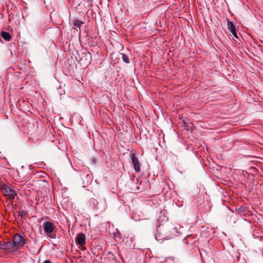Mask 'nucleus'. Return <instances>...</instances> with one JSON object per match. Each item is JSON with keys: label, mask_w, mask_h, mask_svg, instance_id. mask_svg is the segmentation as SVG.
<instances>
[{"label": "nucleus", "mask_w": 263, "mask_h": 263, "mask_svg": "<svg viewBox=\"0 0 263 263\" xmlns=\"http://www.w3.org/2000/svg\"><path fill=\"white\" fill-rule=\"evenodd\" d=\"M12 242L15 250H16L24 246L25 240L20 234L16 233L13 236Z\"/></svg>", "instance_id": "1"}, {"label": "nucleus", "mask_w": 263, "mask_h": 263, "mask_svg": "<svg viewBox=\"0 0 263 263\" xmlns=\"http://www.w3.org/2000/svg\"><path fill=\"white\" fill-rule=\"evenodd\" d=\"M1 189L2 190L4 195L8 196L9 199H14L17 195L16 191L6 184H3L1 187Z\"/></svg>", "instance_id": "2"}, {"label": "nucleus", "mask_w": 263, "mask_h": 263, "mask_svg": "<svg viewBox=\"0 0 263 263\" xmlns=\"http://www.w3.org/2000/svg\"><path fill=\"white\" fill-rule=\"evenodd\" d=\"M163 227L159 226L157 228V233L156 235V238L157 240H168L171 239L173 237V235L172 233H164L165 231L163 232H161L160 231H162Z\"/></svg>", "instance_id": "3"}, {"label": "nucleus", "mask_w": 263, "mask_h": 263, "mask_svg": "<svg viewBox=\"0 0 263 263\" xmlns=\"http://www.w3.org/2000/svg\"><path fill=\"white\" fill-rule=\"evenodd\" d=\"M130 159L135 171L136 172H140L141 170V164L139 163L138 158L137 157L135 153L131 152Z\"/></svg>", "instance_id": "4"}, {"label": "nucleus", "mask_w": 263, "mask_h": 263, "mask_svg": "<svg viewBox=\"0 0 263 263\" xmlns=\"http://www.w3.org/2000/svg\"><path fill=\"white\" fill-rule=\"evenodd\" d=\"M44 231L46 234H51L55 229V226L51 222L45 221L43 223Z\"/></svg>", "instance_id": "5"}, {"label": "nucleus", "mask_w": 263, "mask_h": 263, "mask_svg": "<svg viewBox=\"0 0 263 263\" xmlns=\"http://www.w3.org/2000/svg\"><path fill=\"white\" fill-rule=\"evenodd\" d=\"M0 249L8 250V251H15V249L12 245V241H7V242H0Z\"/></svg>", "instance_id": "6"}, {"label": "nucleus", "mask_w": 263, "mask_h": 263, "mask_svg": "<svg viewBox=\"0 0 263 263\" xmlns=\"http://www.w3.org/2000/svg\"><path fill=\"white\" fill-rule=\"evenodd\" d=\"M85 236L84 234L80 233L77 235L76 237V242L81 246H83L85 243Z\"/></svg>", "instance_id": "7"}, {"label": "nucleus", "mask_w": 263, "mask_h": 263, "mask_svg": "<svg viewBox=\"0 0 263 263\" xmlns=\"http://www.w3.org/2000/svg\"><path fill=\"white\" fill-rule=\"evenodd\" d=\"M72 23L73 25V28L76 29L77 27L80 30L81 26H82V25L84 24V23L82 21L77 19L74 20L72 21Z\"/></svg>", "instance_id": "8"}, {"label": "nucleus", "mask_w": 263, "mask_h": 263, "mask_svg": "<svg viewBox=\"0 0 263 263\" xmlns=\"http://www.w3.org/2000/svg\"><path fill=\"white\" fill-rule=\"evenodd\" d=\"M1 35L2 37L6 41H10L12 38L10 34L7 32L2 31Z\"/></svg>", "instance_id": "9"}, {"label": "nucleus", "mask_w": 263, "mask_h": 263, "mask_svg": "<svg viewBox=\"0 0 263 263\" xmlns=\"http://www.w3.org/2000/svg\"><path fill=\"white\" fill-rule=\"evenodd\" d=\"M228 28L230 32H232L233 31L236 30V28L235 26L234 25L233 23L230 21V20H228Z\"/></svg>", "instance_id": "10"}, {"label": "nucleus", "mask_w": 263, "mask_h": 263, "mask_svg": "<svg viewBox=\"0 0 263 263\" xmlns=\"http://www.w3.org/2000/svg\"><path fill=\"white\" fill-rule=\"evenodd\" d=\"M114 238L115 240L117 241H121L122 239V237L119 231H117L116 233L114 234Z\"/></svg>", "instance_id": "11"}, {"label": "nucleus", "mask_w": 263, "mask_h": 263, "mask_svg": "<svg viewBox=\"0 0 263 263\" xmlns=\"http://www.w3.org/2000/svg\"><path fill=\"white\" fill-rule=\"evenodd\" d=\"M122 60L126 63H129V59L128 56L125 53H121Z\"/></svg>", "instance_id": "12"}, {"label": "nucleus", "mask_w": 263, "mask_h": 263, "mask_svg": "<svg viewBox=\"0 0 263 263\" xmlns=\"http://www.w3.org/2000/svg\"><path fill=\"white\" fill-rule=\"evenodd\" d=\"M18 215L20 216L22 218L25 219L26 218L27 213L24 211H21L18 212Z\"/></svg>", "instance_id": "13"}, {"label": "nucleus", "mask_w": 263, "mask_h": 263, "mask_svg": "<svg viewBox=\"0 0 263 263\" xmlns=\"http://www.w3.org/2000/svg\"><path fill=\"white\" fill-rule=\"evenodd\" d=\"M90 202L94 206H96L98 205L99 202L95 198H91L90 200Z\"/></svg>", "instance_id": "14"}, {"label": "nucleus", "mask_w": 263, "mask_h": 263, "mask_svg": "<svg viewBox=\"0 0 263 263\" xmlns=\"http://www.w3.org/2000/svg\"><path fill=\"white\" fill-rule=\"evenodd\" d=\"M245 210V208L243 206H241L238 209H237V211L238 213H241Z\"/></svg>", "instance_id": "15"}, {"label": "nucleus", "mask_w": 263, "mask_h": 263, "mask_svg": "<svg viewBox=\"0 0 263 263\" xmlns=\"http://www.w3.org/2000/svg\"><path fill=\"white\" fill-rule=\"evenodd\" d=\"M232 34L233 35V36L236 38H238V36H237V33H236V30H235L234 31H233L232 32H231Z\"/></svg>", "instance_id": "16"}, {"label": "nucleus", "mask_w": 263, "mask_h": 263, "mask_svg": "<svg viewBox=\"0 0 263 263\" xmlns=\"http://www.w3.org/2000/svg\"><path fill=\"white\" fill-rule=\"evenodd\" d=\"M55 234H51L50 235H49L50 237H51V238H55Z\"/></svg>", "instance_id": "17"}, {"label": "nucleus", "mask_w": 263, "mask_h": 263, "mask_svg": "<svg viewBox=\"0 0 263 263\" xmlns=\"http://www.w3.org/2000/svg\"><path fill=\"white\" fill-rule=\"evenodd\" d=\"M43 263H51V262L49 260H46L43 262Z\"/></svg>", "instance_id": "18"}]
</instances>
